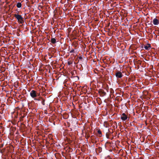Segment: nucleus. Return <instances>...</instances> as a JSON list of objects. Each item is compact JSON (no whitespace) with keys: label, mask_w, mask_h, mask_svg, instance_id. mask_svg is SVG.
I'll list each match as a JSON object with an SVG mask.
<instances>
[{"label":"nucleus","mask_w":159,"mask_h":159,"mask_svg":"<svg viewBox=\"0 0 159 159\" xmlns=\"http://www.w3.org/2000/svg\"><path fill=\"white\" fill-rule=\"evenodd\" d=\"M14 16L17 20L18 22L20 23L21 24L23 23V18L21 15L18 14H15L14 15Z\"/></svg>","instance_id":"nucleus-1"},{"label":"nucleus","mask_w":159,"mask_h":159,"mask_svg":"<svg viewBox=\"0 0 159 159\" xmlns=\"http://www.w3.org/2000/svg\"><path fill=\"white\" fill-rule=\"evenodd\" d=\"M115 75L116 77L117 78H121L123 76V75L122 72L119 71H117L116 72L115 74Z\"/></svg>","instance_id":"nucleus-2"},{"label":"nucleus","mask_w":159,"mask_h":159,"mask_svg":"<svg viewBox=\"0 0 159 159\" xmlns=\"http://www.w3.org/2000/svg\"><path fill=\"white\" fill-rule=\"evenodd\" d=\"M30 95L32 98H34L37 97V92L34 90H32L30 93Z\"/></svg>","instance_id":"nucleus-3"},{"label":"nucleus","mask_w":159,"mask_h":159,"mask_svg":"<svg viewBox=\"0 0 159 159\" xmlns=\"http://www.w3.org/2000/svg\"><path fill=\"white\" fill-rule=\"evenodd\" d=\"M98 93L102 97L104 96L106 94V93L104 92V90L102 89H100L99 90Z\"/></svg>","instance_id":"nucleus-4"},{"label":"nucleus","mask_w":159,"mask_h":159,"mask_svg":"<svg viewBox=\"0 0 159 159\" xmlns=\"http://www.w3.org/2000/svg\"><path fill=\"white\" fill-rule=\"evenodd\" d=\"M128 117L125 113H123L121 116V119L123 121L125 120Z\"/></svg>","instance_id":"nucleus-5"},{"label":"nucleus","mask_w":159,"mask_h":159,"mask_svg":"<svg viewBox=\"0 0 159 159\" xmlns=\"http://www.w3.org/2000/svg\"><path fill=\"white\" fill-rule=\"evenodd\" d=\"M153 24L155 25H158L159 23L158 20L156 18H154L153 21Z\"/></svg>","instance_id":"nucleus-6"},{"label":"nucleus","mask_w":159,"mask_h":159,"mask_svg":"<svg viewBox=\"0 0 159 159\" xmlns=\"http://www.w3.org/2000/svg\"><path fill=\"white\" fill-rule=\"evenodd\" d=\"M51 42L53 44H54L56 43V40L55 38H52L50 40Z\"/></svg>","instance_id":"nucleus-7"},{"label":"nucleus","mask_w":159,"mask_h":159,"mask_svg":"<svg viewBox=\"0 0 159 159\" xmlns=\"http://www.w3.org/2000/svg\"><path fill=\"white\" fill-rule=\"evenodd\" d=\"M151 47L150 44H148V45L147 46H144V48L147 50H148L149 49V48Z\"/></svg>","instance_id":"nucleus-8"},{"label":"nucleus","mask_w":159,"mask_h":159,"mask_svg":"<svg viewBox=\"0 0 159 159\" xmlns=\"http://www.w3.org/2000/svg\"><path fill=\"white\" fill-rule=\"evenodd\" d=\"M21 4L20 2H18L16 6L18 8H20L21 7Z\"/></svg>","instance_id":"nucleus-9"},{"label":"nucleus","mask_w":159,"mask_h":159,"mask_svg":"<svg viewBox=\"0 0 159 159\" xmlns=\"http://www.w3.org/2000/svg\"><path fill=\"white\" fill-rule=\"evenodd\" d=\"M41 100H42V101H41L42 104L43 105H44L45 104V100L44 99H43L42 98H41Z\"/></svg>","instance_id":"nucleus-10"},{"label":"nucleus","mask_w":159,"mask_h":159,"mask_svg":"<svg viewBox=\"0 0 159 159\" xmlns=\"http://www.w3.org/2000/svg\"><path fill=\"white\" fill-rule=\"evenodd\" d=\"M98 134H99L98 136H99V137H101L102 136V132L101 131V130L99 129L98 131Z\"/></svg>","instance_id":"nucleus-11"},{"label":"nucleus","mask_w":159,"mask_h":159,"mask_svg":"<svg viewBox=\"0 0 159 159\" xmlns=\"http://www.w3.org/2000/svg\"><path fill=\"white\" fill-rule=\"evenodd\" d=\"M67 63H68V65H70L72 64L73 61H68Z\"/></svg>","instance_id":"nucleus-12"},{"label":"nucleus","mask_w":159,"mask_h":159,"mask_svg":"<svg viewBox=\"0 0 159 159\" xmlns=\"http://www.w3.org/2000/svg\"><path fill=\"white\" fill-rule=\"evenodd\" d=\"M75 51L74 49H72L70 51V53H74Z\"/></svg>","instance_id":"nucleus-13"},{"label":"nucleus","mask_w":159,"mask_h":159,"mask_svg":"<svg viewBox=\"0 0 159 159\" xmlns=\"http://www.w3.org/2000/svg\"><path fill=\"white\" fill-rule=\"evenodd\" d=\"M34 100H38V101H41V98H40L39 99L35 98H34Z\"/></svg>","instance_id":"nucleus-14"},{"label":"nucleus","mask_w":159,"mask_h":159,"mask_svg":"<svg viewBox=\"0 0 159 159\" xmlns=\"http://www.w3.org/2000/svg\"><path fill=\"white\" fill-rule=\"evenodd\" d=\"M79 59L80 60H82L83 59V57L81 56L79 57Z\"/></svg>","instance_id":"nucleus-15"},{"label":"nucleus","mask_w":159,"mask_h":159,"mask_svg":"<svg viewBox=\"0 0 159 159\" xmlns=\"http://www.w3.org/2000/svg\"><path fill=\"white\" fill-rule=\"evenodd\" d=\"M148 25L149 26H150V27H151L152 25L151 23H150V24H148Z\"/></svg>","instance_id":"nucleus-16"}]
</instances>
